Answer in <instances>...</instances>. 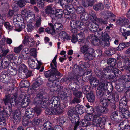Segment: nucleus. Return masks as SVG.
<instances>
[{"instance_id": "nucleus-1", "label": "nucleus", "mask_w": 130, "mask_h": 130, "mask_svg": "<svg viewBox=\"0 0 130 130\" xmlns=\"http://www.w3.org/2000/svg\"><path fill=\"white\" fill-rule=\"evenodd\" d=\"M111 68L110 67H107V69L104 70V73L102 78L100 80V83L103 86H107L108 84L105 80H112L114 79L115 75L111 72Z\"/></svg>"}, {"instance_id": "nucleus-2", "label": "nucleus", "mask_w": 130, "mask_h": 130, "mask_svg": "<svg viewBox=\"0 0 130 130\" xmlns=\"http://www.w3.org/2000/svg\"><path fill=\"white\" fill-rule=\"evenodd\" d=\"M50 66V69L44 73V76L46 78L50 77L53 78L54 76L57 77L62 76V74L57 70V68L54 67L52 63H51Z\"/></svg>"}, {"instance_id": "nucleus-3", "label": "nucleus", "mask_w": 130, "mask_h": 130, "mask_svg": "<svg viewBox=\"0 0 130 130\" xmlns=\"http://www.w3.org/2000/svg\"><path fill=\"white\" fill-rule=\"evenodd\" d=\"M84 23L81 21L72 20L70 22L71 31L72 33L77 34L79 29L83 28Z\"/></svg>"}, {"instance_id": "nucleus-4", "label": "nucleus", "mask_w": 130, "mask_h": 130, "mask_svg": "<svg viewBox=\"0 0 130 130\" xmlns=\"http://www.w3.org/2000/svg\"><path fill=\"white\" fill-rule=\"evenodd\" d=\"M47 103L49 107H54V109L58 110L60 109L62 111V113L63 112L62 109L63 108L61 106L60 101L58 97L55 96L53 97Z\"/></svg>"}, {"instance_id": "nucleus-5", "label": "nucleus", "mask_w": 130, "mask_h": 130, "mask_svg": "<svg viewBox=\"0 0 130 130\" xmlns=\"http://www.w3.org/2000/svg\"><path fill=\"white\" fill-rule=\"evenodd\" d=\"M11 97L10 95H6L3 98V101L5 105H7L8 103H10L12 106H14L17 104L16 97L14 96Z\"/></svg>"}, {"instance_id": "nucleus-6", "label": "nucleus", "mask_w": 130, "mask_h": 130, "mask_svg": "<svg viewBox=\"0 0 130 130\" xmlns=\"http://www.w3.org/2000/svg\"><path fill=\"white\" fill-rule=\"evenodd\" d=\"M107 69V67L104 68L103 70L102 69L100 66L98 64H96L93 68V71L96 75L99 78L100 80L102 78V77L104 75V70Z\"/></svg>"}, {"instance_id": "nucleus-7", "label": "nucleus", "mask_w": 130, "mask_h": 130, "mask_svg": "<svg viewBox=\"0 0 130 130\" xmlns=\"http://www.w3.org/2000/svg\"><path fill=\"white\" fill-rule=\"evenodd\" d=\"M115 98L111 95L105 98L101 97L100 99V103L103 106L107 107Z\"/></svg>"}, {"instance_id": "nucleus-8", "label": "nucleus", "mask_w": 130, "mask_h": 130, "mask_svg": "<svg viewBox=\"0 0 130 130\" xmlns=\"http://www.w3.org/2000/svg\"><path fill=\"white\" fill-rule=\"evenodd\" d=\"M46 107H48L45 110V112L47 114L49 115L55 114L59 115L62 113L61 110L59 109L58 110L54 108L53 109L51 108L52 107H49L47 105V103Z\"/></svg>"}, {"instance_id": "nucleus-9", "label": "nucleus", "mask_w": 130, "mask_h": 130, "mask_svg": "<svg viewBox=\"0 0 130 130\" xmlns=\"http://www.w3.org/2000/svg\"><path fill=\"white\" fill-rule=\"evenodd\" d=\"M87 39L88 40H90L92 43L94 45H98L99 44H100L101 41L100 39L94 35L92 34L89 35L87 37Z\"/></svg>"}, {"instance_id": "nucleus-10", "label": "nucleus", "mask_w": 130, "mask_h": 130, "mask_svg": "<svg viewBox=\"0 0 130 130\" xmlns=\"http://www.w3.org/2000/svg\"><path fill=\"white\" fill-rule=\"evenodd\" d=\"M64 10L58 8H57L55 7V10L54 11V14H52V18L53 19L55 17L58 18H61L62 17L64 14Z\"/></svg>"}, {"instance_id": "nucleus-11", "label": "nucleus", "mask_w": 130, "mask_h": 130, "mask_svg": "<svg viewBox=\"0 0 130 130\" xmlns=\"http://www.w3.org/2000/svg\"><path fill=\"white\" fill-rule=\"evenodd\" d=\"M21 115L19 110L15 111L13 115V122L15 124H18L20 121Z\"/></svg>"}, {"instance_id": "nucleus-12", "label": "nucleus", "mask_w": 130, "mask_h": 130, "mask_svg": "<svg viewBox=\"0 0 130 130\" xmlns=\"http://www.w3.org/2000/svg\"><path fill=\"white\" fill-rule=\"evenodd\" d=\"M90 50L89 52L85 54L84 55V59L88 60H91L93 59L94 54L95 51L94 49Z\"/></svg>"}, {"instance_id": "nucleus-13", "label": "nucleus", "mask_w": 130, "mask_h": 130, "mask_svg": "<svg viewBox=\"0 0 130 130\" xmlns=\"http://www.w3.org/2000/svg\"><path fill=\"white\" fill-rule=\"evenodd\" d=\"M41 80V79L40 78V76H39L32 85L31 88H30L31 89L35 90L38 89L40 86H41V84L42 81Z\"/></svg>"}, {"instance_id": "nucleus-14", "label": "nucleus", "mask_w": 130, "mask_h": 130, "mask_svg": "<svg viewBox=\"0 0 130 130\" xmlns=\"http://www.w3.org/2000/svg\"><path fill=\"white\" fill-rule=\"evenodd\" d=\"M59 77L54 76V78H50L48 79V82L47 84V86L50 87L55 88L56 87L57 85L56 84L55 80L59 78Z\"/></svg>"}, {"instance_id": "nucleus-15", "label": "nucleus", "mask_w": 130, "mask_h": 130, "mask_svg": "<svg viewBox=\"0 0 130 130\" xmlns=\"http://www.w3.org/2000/svg\"><path fill=\"white\" fill-rule=\"evenodd\" d=\"M100 115H94V117L92 120V124L97 127L100 126L102 118L100 116Z\"/></svg>"}, {"instance_id": "nucleus-16", "label": "nucleus", "mask_w": 130, "mask_h": 130, "mask_svg": "<svg viewBox=\"0 0 130 130\" xmlns=\"http://www.w3.org/2000/svg\"><path fill=\"white\" fill-rule=\"evenodd\" d=\"M87 27L91 31L94 32L97 31L98 29L99 28V26L95 23L91 22L88 24Z\"/></svg>"}, {"instance_id": "nucleus-17", "label": "nucleus", "mask_w": 130, "mask_h": 130, "mask_svg": "<svg viewBox=\"0 0 130 130\" xmlns=\"http://www.w3.org/2000/svg\"><path fill=\"white\" fill-rule=\"evenodd\" d=\"M120 114V111H115L112 113L110 117L112 120L117 121L120 120V118L122 117Z\"/></svg>"}, {"instance_id": "nucleus-18", "label": "nucleus", "mask_w": 130, "mask_h": 130, "mask_svg": "<svg viewBox=\"0 0 130 130\" xmlns=\"http://www.w3.org/2000/svg\"><path fill=\"white\" fill-rule=\"evenodd\" d=\"M96 109L98 112L104 114L107 113L109 111V109L107 107L101 105L97 106Z\"/></svg>"}, {"instance_id": "nucleus-19", "label": "nucleus", "mask_w": 130, "mask_h": 130, "mask_svg": "<svg viewBox=\"0 0 130 130\" xmlns=\"http://www.w3.org/2000/svg\"><path fill=\"white\" fill-rule=\"evenodd\" d=\"M93 18V19L96 21L100 23L103 25H106L108 24V22L107 21L108 19H105L104 20L101 18H98L95 15L94 13L93 12L92 15L90 14Z\"/></svg>"}, {"instance_id": "nucleus-20", "label": "nucleus", "mask_w": 130, "mask_h": 130, "mask_svg": "<svg viewBox=\"0 0 130 130\" xmlns=\"http://www.w3.org/2000/svg\"><path fill=\"white\" fill-rule=\"evenodd\" d=\"M52 4H50L47 6L45 8V12L46 14L49 15L50 14V16L52 18V14H54V11L55 9V7L52 8Z\"/></svg>"}, {"instance_id": "nucleus-21", "label": "nucleus", "mask_w": 130, "mask_h": 130, "mask_svg": "<svg viewBox=\"0 0 130 130\" xmlns=\"http://www.w3.org/2000/svg\"><path fill=\"white\" fill-rule=\"evenodd\" d=\"M43 94L41 93H38L34 99V102L36 105L40 106V105L42 103L41 102L43 101Z\"/></svg>"}, {"instance_id": "nucleus-22", "label": "nucleus", "mask_w": 130, "mask_h": 130, "mask_svg": "<svg viewBox=\"0 0 130 130\" xmlns=\"http://www.w3.org/2000/svg\"><path fill=\"white\" fill-rule=\"evenodd\" d=\"M100 84L102 85V86H100L96 90V93L97 96L100 98V99L101 97L104 98V87L105 86H103L101 84Z\"/></svg>"}, {"instance_id": "nucleus-23", "label": "nucleus", "mask_w": 130, "mask_h": 130, "mask_svg": "<svg viewBox=\"0 0 130 130\" xmlns=\"http://www.w3.org/2000/svg\"><path fill=\"white\" fill-rule=\"evenodd\" d=\"M10 62L7 59L4 57L1 59V67L3 69H6L9 65Z\"/></svg>"}, {"instance_id": "nucleus-24", "label": "nucleus", "mask_w": 130, "mask_h": 130, "mask_svg": "<svg viewBox=\"0 0 130 130\" xmlns=\"http://www.w3.org/2000/svg\"><path fill=\"white\" fill-rule=\"evenodd\" d=\"M83 32H81L76 35L77 38L79 42L78 43L82 45L84 44V36Z\"/></svg>"}, {"instance_id": "nucleus-25", "label": "nucleus", "mask_w": 130, "mask_h": 130, "mask_svg": "<svg viewBox=\"0 0 130 130\" xmlns=\"http://www.w3.org/2000/svg\"><path fill=\"white\" fill-rule=\"evenodd\" d=\"M26 114L28 118H32L34 117L35 114L34 109L31 108H27L26 110Z\"/></svg>"}, {"instance_id": "nucleus-26", "label": "nucleus", "mask_w": 130, "mask_h": 130, "mask_svg": "<svg viewBox=\"0 0 130 130\" xmlns=\"http://www.w3.org/2000/svg\"><path fill=\"white\" fill-rule=\"evenodd\" d=\"M86 96L89 102H94L95 100V96L93 92L91 91L86 94Z\"/></svg>"}, {"instance_id": "nucleus-27", "label": "nucleus", "mask_w": 130, "mask_h": 130, "mask_svg": "<svg viewBox=\"0 0 130 130\" xmlns=\"http://www.w3.org/2000/svg\"><path fill=\"white\" fill-rule=\"evenodd\" d=\"M28 62L29 67L32 69L37 68L39 69L40 68V67H36L37 64L35 62L34 60L32 59L31 57H29L28 59Z\"/></svg>"}, {"instance_id": "nucleus-28", "label": "nucleus", "mask_w": 130, "mask_h": 130, "mask_svg": "<svg viewBox=\"0 0 130 130\" xmlns=\"http://www.w3.org/2000/svg\"><path fill=\"white\" fill-rule=\"evenodd\" d=\"M69 116V118L73 125L79 122V117L78 116L74 115Z\"/></svg>"}, {"instance_id": "nucleus-29", "label": "nucleus", "mask_w": 130, "mask_h": 130, "mask_svg": "<svg viewBox=\"0 0 130 130\" xmlns=\"http://www.w3.org/2000/svg\"><path fill=\"white\" fill-rule=\"evenodd\" d=\"M76 109L77 113L81 115L85 111V109L83 106L80 104H77L76 106Z\"/></svg>"}, {"instance_id": "nucleus-30", "label": "nucleus", "mask_w": 130, "mask_h": 130, "mask_svg": "<svg viewBox=\"0 0 130 130\" xmlns=\"http://www.w3.org/2000/svg\"><path fill=\"white\" fill-rule=\"evenodd\" d=\"M115 15L112 13L110 12H108L104 16V19H110L112 20V21L115 22Z\"/></svg>"}, {"instance_id": "nucleus-31", "label": "nucleus", "mask_w": 130, "mask_h": 130, "mask_svg": "<svg viewBox=\"0 0 130 130\" xmlns=\"http://www.w3.org/2000/svg\"><path fill=\"white\" fill-rule=\"evenodd\" d=\"M110 67L111 68V71L112 73L114 74L115 76L119 77L121 75L122 72L118 69L116 67L112 68V67Z\"/></svg>"}, {"instance_id": "nucleus-32", "label": "nucleus", "mask_w": 130, "mask_h": 130, "mask_svg": "<svg viewBox=\"0 0 130 130\" xmlns=\"http://www.w3.org/2000/svg\"><path fill=\"white\" fill-rule=\"evenodd\" d=\"M42 17L40 15L38 14L36 15V16L35 26L37 27H38L41 25Z\"/></svg>"}, {"instance_id": "nucleus-33", "label": "nucleus", "mask_w": 130, "mask_h": 130, "mask_svg": "<svg viewBox=\"0 0 130 130\" xmlns=\"http://www.w3.org/2000/svg\"><path fill=\"white\" fill-rule=\"evenodd\" d=\"M91 49H93L92 48H89L88 46L85 45L80 47V51L83 54H85L89 52L90 50H91Z\"/></svg>"}, {"instance_id": "nucleus-34", "label": "nucleus", "mask_w": 130, "mask_h": 130, "mask_svg": "<svg viewBox=\"0 0 130 130\" xmlns=\"http://www.w3.org/2000/svg\"><path fill=\"white\" fill-rule=\"evenodd\" d=\"M67 4H65V5H64L63 6L65 7L68 10L70 14L75 13V10L73 6L71 5H67Z\"/></svg>"}, {"instance_id": "nucleus-35", "label": "nucleus", "mask_w": 130, "mask_h": 130, "mask_svg": "<svg viewBox=\"0 0 130 130\" xmlns=\"http://www.w3.org/2000/svg\"><path fill=\"white\" fill-rule=\"evenodd\" d=\"M67 88H64V90H63L64 91H61V93H59L61 99L63 101H66L67 100L68 96L66 95V92L67 91Z\"/></svg>"}, {"instance_id": "nucleus-36", "label": "nucleus", "mask_w": 130, "mask_h": 130, "mask_svg": "<svg viewBox=\"0 0 130 130\" xmlns=\"http://www.w3.org/2000/svg\"><path fill=\"white\" fill-rule=\"evenodd\" d=\"M104 5L103 4L101 3H97L93 6L94 9L96 11L101 10L103 9Z\"/></svg>"}, {"instance_id": "nucleus-37", "label": "nucleus", "mask_w": 130, "mask_h": 130, "mask_svg": "<svg viewBox=\"0 0 130 130\" xmlns=\"http://www.w3.org/2000/svg\"><path fill=\"white\" fill-rule=\"evenodd\" d=\"M100 31L99 32L100 34H101V35L102 37V40H109L110 38V37L109 36L107 32H103L102 31V30L100 29H99Z\"/></svg>"}, {"instance_id": "nucleus-38", "label": "nucleus", "mask_w": 130, "mask_h": 130, "mask_svg": "<svg viewBox=\"0 0 130 130\" xmlns=\"http://www.w3.org/2000/svg\"><path fill=\"white\" fill-rule=\"evenodd\" d=\"M89 81L91 85L93 87H96L98 85V82H97V79L94 77H92L89 80Z\"/></svg>"}, {"instance_id": "nucleus-39", "label": "nucleus", "mask_w": 130, "mask_h": 130, "mask_svg": "<svg viewBox=\"0 0 130 130\" xmlns=\"http://www.w3.org/2000/svg\"><path fill=\"white\" fill-rule=\"evenodd\" d=\"M117 63V60L116 59L114 58H109L107 60V63L109 66L108 67H112L115 68L114 66Z\"/></svg>"}, {"instance_id": "nucleus-40", "label": "nucleus", "mask_w": 130, "mask_h": 130, "mask_svg": "<svg viewBox=\"0 0 130 130\" xmlns=\"http://www.w3.org/2000/svg\"><path fill=\"white\" fill-rule=\"evenodd\" d=\"M9 51L10 50L8 49H5L0 46V54L2 57H5Z\"/></svg>"}, {"instance_id": "nucleus-41", "label": "nucleus", "mask_w": 130, "mask_h": 130, "mask_svg": "<svg viewBox=\"0 0 130 130\" xmlns=\"http://www.w3.org/2000/svg\"><path fill=\"white\" fill-rule=\"evenodd\" d=\"M89 17L88 14L86 12L83 13L80 16V18L84 24L85 22H86Z\"/></svg>"}, {"instance_id": "nucleus-42", "label": "nucleus", "mask_w": 130, "mask_h": 130, "mask_svg": "<svg viewBox=\"0 0 130 130\" xmlns=\"http://www.w3.org/2000/svg\"><path fill=\"white\" fill-rule=\"evenodd\" d=\"M60 37L62 39H70V36H69L66 32L64 31L60 32L59 34Z\"/></svg>"}, {"instance_id": "nucleus-43", "label": "nucleus", "mask_w": 130, "mask_h": 130, "mask_svg": "<svg viewBox=\"0 0 130 130\" xmlns=\"http://www.w3.org/2000/svg\"><path fill=\"white\" fill-rule=\"evenodd\" d=\"M19 71L20 72H26L28 71L27 67L26 66L23 64H21L19 66Z\"/></svg>"}, {"instance_id": "nucleus-44", "label": "nucleus", "mask_w": 130, "mask_h": 130, "mask_svg": "<svg viewBox=\"0 0 130 130\" xmlns=\"http://www.w3.org/2000/svg\"><path fill=\"white\" fill-rule=\"evenodd\" d=\"M43 101L41 102V103L40 105V107H41L42 108H44L46 107L47 104L46 105V102L48 100V98L47 96H46L43 97Z\"/></svg>"}, {"instance_id": "nucleus-45", "label": "nucleus", "mask_w": 130, "mask_h": 130, "mask_svg": "<svg viewBox=\"0 0 130 130\" xmlns=\"http://www.w3.org/2000/svg\"><path fill=\"white\" fill-rule=\"evenodd\" d=\"M120 113L123 118L128 119L130 117V112L128 110L124 111L122 112H120Z\"/></svg>"}, {"instance_id": "nucleus-46", "label": "nucleus", "mask_w": 130, "mask_h": 130, "mask_svg": "<svg viewBox=\"0 0 130 130\" xmlns=\"http://www.w3.org/2000/svg\"><path fill=\"white\" fill-rule=\"evenodd\" d=\"M76 106L75 107H71L68 111V115H76L77 114Z\"/></svg>"}, {"instance_id": "nucleus-47", "label": "nucleus", "mask_w": 130, "mask_h": 130, "mask_svg": "<svg viewBox=\"0 0 130 130\" xmlns=\"http://www.w3.org/2000/svg\"><path fill=\"white\" fill-rule=\"evenodd\" d=\"M24 38L23 41V43L25 45H27L29 44V42H30L29 40L31 41H32V39L30 37L27 35H26L24 37Z\"/></svg>"}, {"instance_id": "nucleus-48", "label": "nucleus", "mask_w": 130, "mask_h": 130, "mask_svg": "<svg viewBox=\"0 0 130 130\" xmlns=\"http://www.w3.org/2000/svg\"><path fill=\"white\" fill-rule=\"evenodd\" d=\"M83 69V67H79L77 64H75L74 65L73 68V71L75 73V74L76 73V72H78L79 71H81Z\"/></svg>"}, {"instance_id": "nucleus-49", "label": "nucleus", "mask_w": 130, "mask_h": 130, "mask_svg": "<svg viewBox=\"0 0 130 130\" xmlns=\"http://www.w3.org/2000/svg\"><path fill=\"white\" fill-rule=\"evenodd\" d=\"M115 53V48L113 47H110L106 51V54L109 56L112 55Z\"/></svg>"}, {"instance_id": "nucleus-50", "label": "nucleus", "mask_w": 130, "mask_h": 130, "mask_svg": "<svg viewBox=\"0 0 130 130\" xmlns=\"http://www.w3.org/2000/svg\"><path fill=\"white\" fill-rule=\"evenodd\" d=\"M109 40H102V41H101L100 44L102 45V46L103 47L106 46L108 47L109 46L110 44Z\"/></svg>"}, {"instance_id": "nucleus-51", "label": "nucleus", "mask_w": 130, "mask_h": 130, "mask_svg": "<svg viewBox=\"0 0 130 130\" xmlns=\"http://www.w3.org/2000/svg\"><path fill=\"white\" fill-rule=\"evenodd\" d=\"M93 117H94V115L87 113L84 116L85 120L89 121H92Z\"/></svg>"}, {"instance_id": "nucleus-52", "label": "nucleus", "mask_w": 130, "mask_h": 130, "mask_svg": "<svg viewBox=\"0 0 130 130\" xmlns=\"http://www.w3.org/2000/svg\"><path fill=\"white\" fill-rule=\"evenodd\" d=\"M43 125L48 130H50V129L53 130V128L51 127L52 125V124L49 121H46Z\"/></svg>"}, {"instance_id": "nucleus-53", "label": "nucleus", "mask_w": 130, "mask_h": 130, "mask_svg": "<svg viewBox=\"0 0 130 130\" xmlns=\"http://www.w3.org/2000/svg\"><path fill=\"white\" fill-rule=\"evenodd\" d=\"M91 87L89 86H84L82 89V91L84 94H86L87 92H89Z\"/></svg>"}, {"instance_id": "nucleus-54", "label": "nucleus", "mask_w": 130, "mask_h": 130, "mask_svg": "<svg viewBox=\"0 0 130 130\" xmlns=\"http://www.w3.org/2000/svg\"><path fill=\"white\" fill-rule=\"evenodd\" d=\"M7 73L3 72H2L0 76V80L3 83H4L6 81V78Z\"/></svg>"}, {"instance_id": "nucleus-55", "label": "nucleus", "mask_w": 130, "mask_h": 130, "mask_svg": "<svg viewBox=\"0 0 130 130\" xmlns=\"http://www.w3.org/2000/svg\"><path fill=\"white\" fill-rule=\"evenodd\" d=\"M45 31L47 33H50L53 35L55 33V31L54 28H52V27L51 26L46 28L45 29Z\"/></svg>"}, {"instance_id": "nucleus-56", "label": "nucleus", "mask_w": 130, "mask_h": 130, "mask_svg": "<svg viewBox=\"0 0 130 130\" xmlns=\"http://www.w3.org/2000/svg\"><path fill=\"white\" fill-rule=\"evenodd\" d=\"M4 25L7 29L9 30L12 29L14 26L12 24L8 22H6L4 24Z\"/></svg>"}, {"instance_id": "nucleus-57", "label": "nucleus", "mask_w": 130, "mask_h": 130, "mask_svg": "<svg viewBox=\"0 0 130 130\" xmlns=\"http://www.w3.org/2000/svg\"><path fill=\"white\" fill-rule=\"evenodd\" d=\"M22 24H21V27H20L19 25L18 24L16 25L14 24L15 26V28L14 29L15 31L18 32H20L22 30V29L24 28L25 27V25L24 24L22 25Z\"/></svg>"}, {"instance_id": "nucleus-58", "label": "nucleus", "mask_w": 130, "mask_h": 130, "mask_svg": "<svg viewBox=\"0 0 130 130\" xmlns=\"http://www.w3.org/2000/svg\"><path fill=\"white\" fill-rule=\"evenodd\" d=\"M38 6L40 9H43L44 8V2L42 0H37V1Z\"/></svg>"}, {"instance_id": "nucleus-59", "label": "nucleus", "mask_w": 130, "mask_h": 130, "mask_svg": "<svg viewBox=\"0 0 130 130\" xmlns=\"http://www.w3.org/2000/svg\"><path fill=\"white\" fill-rule=\"evenodd\" d=\"M111 95L113 97V94L112 93H111L109 92V90L107 89H104L103 96L104 98H105L106 97H109Z\"/></svg>"}, {"instance_id": "nucleus-60", "label": "nucleus", "mask_w": 130, "mask_h": 130, "mask_svg": "<svg viewBox=\"0 0 130 130\" xmlns=\"http://www.w3.org/2000/svg\"><path fill=\"white\" fill-rule=\"evenodd\" d=\"M49 25L50 26L52 27V28H54L55 31V29L56 28L60 27H63V25L61 24L58 23H56L54 24V25H53V24L51 23H49Z\"/></svg>"}, {"instance_id": "nucleus-61", "label": "nucleus", "mask_w": 130, "mask_h": 130, "mask_svg": "<svg viewBox=\"0 0 130 130\" xmlns=\"http://www.w3.org/2000/svg\"><path fill=\"white\" fill-rule=\"evenodd\" d=\"M74 79V76L71 77L70 76H69L66 78H63L61 79L62 81L65 82H69L70 81H72Z\"/></svg>"}, {"instance_id": "nucleus-62", "label": "nucleus", "mask_w": 130, "mask_h": 130, "mask_svg": "<svg viewBox=\"0 0 130 130\" xmlns=\"http://www.w3.org/2000/svg\"><path fill=\"white\" fill-rule=\"evenodd\" d=\"M5 58L7 59L9 62L13 61L14 59H15V57L12 54H9Z\"/></svg>"}, {"instance_id": "nucleus-63", "label": "nucleus", "mask_w": 130, "mask_h": 130, "mask_svg": "<svg viewBox=\"0 0 130 130\" xmlns=\"http://www.w3.org/2000/svg\"><path fill=\"white\" fill-rule=\"evenodd\" d=\"M69 87L70 89L74 91H75L76 90V86L75 82H72L69 84Z\"/></svg>"}, {"instance_id": "nucleus-64", "label": "nucleus", "mask_w": 130, "mask_h": 130, "mask_svg": "<svg viewBox=\"0 0 130 130\" xmlns=\"http://www.w3.org/2000/svg\"><path fill=\"white\" fill-rule=\"evenodd\" d=\"M76 12L77 14L83 13L85 12L84 9L82 7H77L76 9Z\"/></svg>"}]
</instances>
